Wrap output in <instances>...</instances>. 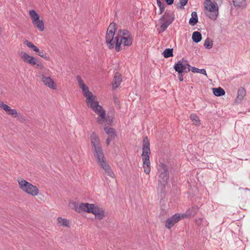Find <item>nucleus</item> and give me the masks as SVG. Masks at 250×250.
Segmentation results:
<instances>
[{"label":"nucleus","mask_w":250,"mask_h":250,"mask_svg":"<svg viewBox=\"0 0 250 250\" xmlns=\"http://www.w3.org/2000/svg\"><path fill=\"white\" fill-rule=\"evenodd\" d=\"M104 130L108 135L107 138L110 139L112 141L115 139L117 137V134L114 128L112 127H104Z\"/></svg>","instance_id":"nucleus-17"},{"label":"nucleus","mask_w":250,"mask_h":250,"mask_svg":"<svg viewBox=\"0 0 250 250\" xmlns=\"http://www.w3.org/2000/svg\"><path fill=\"white\" fill-rule=\"evenodd\" d=\"M21 58L25 62L31 65H35L36 63V59L25 52L22 53Z\"/></svg>","instance_id":"nucleus-14"},{"label":"nucleus","mask_w":250,"mask_h":250,"mask_svg":"<svg viewBox=\"0 0 250 250\" xmlns=\"http://www.w3.org/2000/svg\"><path fill=\"white\" fill-rule=\"evenodd\" d=\"M24 43L29 48L32 49L35 52L36 51H38L39 48L33 44L31 42H29L28 40H25L24 42Z\"/></svg>","instance_id":"nucleus-33"},{"label":"nucleus","mask_w":250,"mask_h":250,"mask_svg":"<svg viewBox=\"0 0 250 250\" xmlns=\"http://www.w3.org/2000/svg\"><path fill=\"white\" fill-rule=\"evenodd\" d=\"M36 52L37 54H38L39 56L42 57V58H44L47 61L49 60L50 58L47 56L46 53L42 50H40L39 49L38 51H36Z\"/></svg>","instance_id":"nucleus-36"},{"label":"nucleus","mask_w":250,"mask_h":250,"mask_svg":"<svg viewBox=\"0 0 250 250\" xmlns=\"http://www.w3.org/2000/svg\"><path fill=\"white\" fill-rule=\"evenodd\" d=\"M0 107L3 109L5 112L8 110L9 106L2 101H0Z\"/></svg>","instance_id":"nucleus-40"},{"label":"nucleus","mask_w":250,"mask_h":250,"mask_svg":"<svg viewBox=\"0 0 250 250\" xmlns=\"http://www.w3.org/2000/svg\"><path fill=\"white\" fill-rule=\"evenodd\" d=\"M204 7L206 9L205 12H215L218 10V7L217 3L211 0H206L204 2Z\"/></svg>","instance_id":"nucleus-11"},{"label":"nucleus","mask_w":250,"mask_h":250,"mask_svg":"<svg viewBox=\"0 0 250 250\" xmlns=\"http://www.w3.org/2000/svg\"><path fill=\"white\" fill-rule=\"evenodd\" d=\"M76 79L80 86L81 85V84L84 83L80 75H77L76 77Z\"/></svg>","instance_id":"nucleus-43"},{"label":"nucleus","mask_w":250,"mask_h":250,"mask_svg":"<svg viewBox=\"0 0 250 250\" xmlns=\"http://www.w3.org/2000/svg\"><path fill=\"white\" fill-rule=\"evenodd\" d=\"M166 185L159 184V186L157 188L158 194L161 200L165 197L166 193Z\"/></svg>","instance_id":"nucleus-20"},{"label":"nucleus","mask_w":250,"mask_h":250,"mask_svg":"<svg viewBox=\"0 0 250 250\" xmlns=\"http://www.w3.org/2000/svg\"><path fill=\"white\" fill-rule=\"evenodd\" d=\"M233 3L236 7H245L247 3L245 0H233Z\"/></svg>","instance_id":"nucleus-26"},{"label":"nucleus","mask_w":250,"mask_h":250,"mask_svg":"<svg viewBox=\"0 0 250 250\" xmlns=\"http://www.w3.org/2000/svg\"><path fill=\"white\" fill-rule=\"evenodd\" d=\"M29 14L32 21L36 20H39V18H40L39 14L34 10H30L29 12Z\"/></svg>","instance_id":"nucleus-29"},{"label":"nucleus","mask_w":250,"mask_h":250,"mask_svg":"<svg viewBox=\"0 0 250 250\" xmlns=\"http://www.w3.org/2000/svg\"><path fill=\"white\" fill-rule=\"evenodd\" d=\"M204 46L206 49H211L213 46V42L212 40L210 38H207L205 41Z\"/></svg>","instance_id":"nucleus-31"},{"label":"nucleus","mask_w":250,"mask_h":250,"mask_svg":"<svg viewBox=\"0 0 250 250\" xmlns=\"http://www.w3.org/2000/svg\"><path fill=\"white\" fill-rule=\"evenodd\" d=\"M0 107L3 109L5 112L8 110L9 106L2 101H0Z\"/></svg>","instance_id":"nucleus-41"},{"label":"nucleus","mask_w":250,"mask_h":250,"mask_svg":"<svg viewBox=\"0 0 250 250\" xmlns=\"http://www.w3.org/2000/svg\"><path fill=\"white\" fill-rule=\"evenodd\" d=\"M58 221L63 226L67 227L69 225V222L68 220L61 217H59L58 218Z\"/></svg>","instance_id":"nucleus-37"},{"label":"nucleus","mask_w":250,"mask_h":250,"mask_svg":"<svg viewBox=\"0 0 250 250\" xmlns=\"http://www.w3.org/2000/svg\"><path fill=\"white\" fill-rule=\"evenodd\" d=\"M82 92L84 97L86 98L85 101L87 105L96 99V97L91 92L89 91L88 86L84 88V90H82Z\"/></svg>","instance_id":"nucleus-12"},{"label":"nucleus","mask_w":250,"mask_h":250,"mask_svg":"<svg viewBox=\"0 0 250 250\" xmlns=\"http://www.w3.org/2000/svg\"><path fill=\"white\" fill-rule=\"evenodd\" d=\"M112 141V140L107 138L106 140V144L107 146H108L110 143V142Z\"/></svg>","instance_id":"nucleus-54"},{"label":"nucleus","mask_w":250,"mask_h":250,"mask_svg":"<svg viewBox=\"0 0 250 250\" xmlns=\"http://www.w3.org/2000/svg\"><path fill=\"white\" fill-rule=\"evenodd\" d=\"M142 148V160L143 162V168L144 172L148 174L150 171V162L149 160V156L151 154L150 149L149 141L147 136H146L143 141Z\"/></svg>","instance_id":"nucleus-1"},{"label":"nucleus","mask_w":250,"mask_h":250,"mask_svg":"<svg viewBox=\"0 0 250 250\" xmlns=\"http://www.w3.org/2000/svg\"><path fill=\"white\" fill-rule=\"evenodd\" d=\"M76 211L78 212L86 211L95 215L98 219H102L104 216V211L103 208L95 204L89 203H81Z\"/></svg>","instance_id":"nucleus-2"},{"label":"nucleus","mask_w":250,"mask_h":250,"mask_svg":"<svg viewBox=\"0 0 250 250\" xmlns=\"http://www.w3.org/2000/svg\"><path fill=\"white\" fill-rule=\"evenodd\" d=\"M122 81L121 75L119 72H116L112 82V87L116 89L119 86Z\"/></svg>","instance_id":"nucleus-16"},{"label":"nucleus","mask_w":250,"mask_h":250,"mask_svg":"<svg viewBox=\"0 0 250 250\" xmlns=\"http://www.w3.org/2000/svg\"><path fill=\"white\" fill-rule=\"evenodd\" d=\"M198 22V18L197 12L193 11L191 13V17L189 20V24L192 26L196 25Z\"/></svg>","instance_id":"nucleus-23"},{"label":"nucleus","mask_w":250,"mask_h":250,"mask_svg":"<svg viewBox=\"0 0 250 250\" xmlns=\"http://www.w3.org/2000/svg\"><path fill=\"white\" fill-rule=\"evenodd\" d=\"M205 13L206 15L209 19H211L212 20H216L218 15V10H217L216 12H209L208 13V12H205Z\"/></svg>","instance_id":"nucleus-27"},{"label":"nucleus","mask_w":250,"mask_h":250,"mask_svg":"<svg viewBox=\"0 0 250 250\" xmlns=\"http://www.w3.org/2000/svg\"><path fill=\"white\" fill-rule=\"evenodd\" d=\"M117 28V25L116 23L112 22L110 24L106 31L105 41L107 46L110 49L114 48L115 42L113 40Z\"/></svg>","instance_id":"nucleus-4"},{"label":"nucleus","mask_w":250,"mask_h":250,"mask_svg":"<svg viewBox=\"0 0 250 250\" xmlns=\"http://www.w3.org/2000/svg\"><path fill=\"white\" fill-rule=\"evenodd\" d=\"M173 48H167L162 53L163 55L166 58H168L173 56Z\"/></svg>","instance_id":"nucleus-28"},{"label":"nucleus","mask_w":250,"mask_h":250,"mask_svg":"<svg viewBox=\"0 0 250 250\" xmlns=\"http://www.w3.org/2000/svg\"><path fill=\"white\" fill-rule=\"evenodd\" d=\"M91 143L94 148V155L95 158L103 156L104 153L101 146L99 145L100 140L98 135L95 132L92 133L90 136Z\"/></svg>","instance_id":"nucleus-6"},{"label":"nucleus","mask_w":250,"mask_h":250,"mask_svg":"<svg viewBox=\"0 0 250 250\" xmlns=\"http://www.w3.org/2000/svg\"><path fill=\"white\" fill-rule=\"evenodd\" d=\"M87 86L84 83L81 84V85L80 86L82 90H84V88H85V87H86Z\"/></svg>","instance_id":"nucleus-52"},{"label":"nucleus","mask_w":250,"mask_h":250,"mask_svg":"<svg viewBox=\"0 0 250 250\" xmlns=\"http://www.w3.org/2000/svg\"><path fill=\"white\" fill-rule=\"evenodd\" d=\"M246 91L245 88L242 87H240L237 91V96L236 99V102L237 103H240L246 96Z\"/></svg>","instance_id":"nucleus-18"},{"label":"nucleus","mask_w":250,"mask_h":250,"mask_svg":"<svg viewBox=\"0 0 250 250\" xmlns=\"http://www.w3.org/2000/svg\"><path fill=\"white\" fill-rule=\"evenodd\" d=\"M162 0H157V4L158 6L159 7L163 6V5H165V4L164 3H163L162 2Z\"/></svg>","instance_id":"nucleus-48"},{"label":"nucleus","mask_w":250,"mask_h":250,"mask_svg":"<svg viewBox=\"0 0 250 250\" xmlns=\"http://www.w3.org/2000/svg\"><path fill=\"white\" fill-rule=\"evenodd\" d=\"M166 19V16H165V14L163 15L161 18H160L159 19V21H160L161 22V21H163V22Z\"/></svg>","instance_id":"nucleus-51"},{"label":"nucleus","mask_w":250,"mask_h":250,"mask_svg":"<svg viewBox=\"0 0 250 250\" xmlns=\"http://www.w3.org/2000/svg\"><path fill=\"white\" fill-rule=\"evenodd\" d=\"M190 71H191L193 73H198L207 75L206 71L205 69H199L195 67H191Z\"/></svg>","instance_id":"nucleus-32"},{"label":"nucleus","mask_w":250,"mask_h":250,"mask_svg":"<svg viewBox=\"0 0 250 250\" xmlns=\"http://www.w3.org/2000/svg\"><path fill=\"white\" fill-rule=\"evenodd\" d=\"M106 174L111 178H113L114 177V174L112 170L110 169L109 171H108L106 172Z\"/></svg>","instance_id":"nucleus-45"},{"label":"nucleus","mask_w":250,"mask_h":250,"mask_svg":"<svg viewBox=\"0 0 250 250\" xmlns=\"http://www.w3.org/2000/svg\"><path fill=\"white\" fill-rule=\"evenodd\" d=\"M166 20L161 23L160 25V30L159 33L164 32L168 27V26L172 23L175 19L174 13L172 10H167L165 12Z\"/></svg>","instance_id":"nucleus-8"},{"label":"nucleus","mask_w":250,"mask_h":250,"mask_svg":"<svg viewBox=\"0 0 250 250\" xmlns=\"http://www.w3.org/2000/svg\"><path fill=\"white\" fill-rule=\"evenodd\" d=\"M165 6H166V5H163V6L159 7L160 12H159V14H162V13L163 12V11H164V10L165 9Z\"/></svg>","instance_id":"nucleus-50"},{"label":"nucleus","mask_w":250,"mask_h":250,"mask_svg":"<svg viewBox=\"0 0 250 250\" xmlns=\"http://www.w3.org/2000/svg\"><path fill=\"white\" fill-rule=\"evenodd\" d=\"M165 1L169 5H171L174 3V0H165Z\"/></svg>","instance_id":"nucleus-47"},{"label":"nucleus","mask_w":250,"mask_h":250,"mask_svg":"<svg viewBox=\"0 0 250 250\" xmlns=\"http://www.w3.org/2000/svg\"><path fill=\"white\" fill-rule=\"evenodd\" d=\"M183 63L185 65V66H186V68H191V66L188 63V62L187 60H186L185 59H184V61H183Z\"/></svg>","instance_id":"nucleus-46"},{"label":"nucleus","mask_w":250,"mask_h":250,"mask_svg":"<svg viewBox=\"0 0 250 250\" xmlns=\"http://www.w3.org/2000/svg\"><path fill=\"white\" fill-rule=\"evenodd\" d=\"M183 61H184V58L178 61L173 66V68L176 72H178V74L187 73L190 71L189 68H186Z\"/></svg>","instance_id":"nucleus-10"},{"label":"nucleus","mask_w":250,"mask_h":250,"mask_svg":"<svg viewBox=\"0 0 250 250\" xmlns=\"http://www.w3.org/2000/svg\"><path fill=\"white\" fill-rule=\"evenodd\" d=\"M36 67L39 68L40 69H42L43 68V64L39 60H36V63L35 64Z\"/></svg>","instance_id":"nucleus-42"},{"label":"nucleus","mask_w":250,"mask_h":250,"mask_svg":"<svg viewBox=\"0 0 250 250\" xmlns=\"http://www.w3.org/2000/svg\"><path fill=\"white\" fill-rule=\"evenodd\" d=\"M18 183L20 188L26 193L34 196L38 194L39 189L38 188L26 180L21 179L18 180Z\"/></svg>","instance_id":"nucleus-5"},{"label":"nucleus","mask_w":250,"mask_h":250,"mask_svg":"<svg viewBox=\"0 0 250 250\" xmlns=\"http://www.w3.org/2000/svg\"><path fill=\"white\" fill-rule=\"evenodd\" d=\"M202 220H203V219H202V218H199V221H198V220H196V224H197L198 225H199L201 224V222H202Z\"/></svg>","instance_id":"nucleus-53"},{"label":"nucleus","mask_w":250,"mask_h":250,"mask_svg":"<svg viewBox=\"0 0 250 250\" xmlns=\"http://www.w3.org/2000/svg\"><path fill=\"white\" fill-rule=\"evenodd\" d=\"M158 167V170L160 172L159 179V184L166 185L169 178L168 167L164 163L161 162H160Z\"/></svg>","instance_id":"nucleus-7"},{"label":"nucleus","mask_w":250,"mask_h":250,"mask_svg":"<svg viewBox=\"0 0 250 250\" xmlns=\"http://www.w3.org/2000/svg\"><path fill=\"white\" fill-rule=\"evenodd\" d=\"M33 24L34 26L38 29L40 31H43L44 29V23L42 20H36L32 21Z\"/></svg>","instance_id":"nucleus-22"},{"label":"nucleus","mask_w":250,"mask_h":250,"mask_svg":"<svg viewBox=\"0 0 250 250\" xmlns=\"http://www.w3.org/2000/svg\"><path fill=\"white\" fill-rule=\"evenodd\" d=\"M42 81L43 83L48 87L53 89H56V84L51 77L42 76Z\"/></svg>","instance_id":"nucleus-15"},{"label":"nucleus","mask_w":250,"mask_h":250,"mask_svg":"<svg viewBox=\"0 0 250 250\" xmlns=\"http://www.w3.org/2000/svg\"><path fill=\"white\" fill-rule=\"evenodd\" d=\"M212 91L213 94L217 97L222 96L225 94V90L221 87L213 88Z\"/></svg>","instance_id":"nucleus-24"},{"label":"nucleus","mask_w":250,"mask_h":250,"mask_svg":"<svg viewBox=\"0 0 250 250\" xmlns=\"http://www.w3.org/2000/svg\"><path fill=\"white\" fill-rule=\"evenodd\" d=\"M190 119L193 122V124L196 125H199L200 122L198 117L195 114H191L190 116Z\"/></svg>","instance_id":"nucleus-30"},{"label":"nucleus","mask_w":250,"mask_h":250,"mask_svg":"<svg viewBox=\"0 0 250 250\" xmlns=\"http://www.w3.org/2000/svg\"><path fill=\"white\" fill-rule=\"evenodd\" d=\"M175 225L173 220L171 219V217L168 218L166 221L165 227L167 229H170Z\"/></svg>","instance_id":"nucleus-35"},{"label":"nucleus","mask_w":250,"mask_h":250,"mask_svg":"<svg viewBox=\"0 0 250 250\" xmlns=\"http://www.w3.org/2000/svg\"><path fill=\"white\" fill-rule=\"evenodd\" d=\"M202 39V35L200 32L198 31H195L193 33L192 39L193 42L198 43L201 41Z\"/></svg>","instance_id":"nucleus-25"},{"label":"nucleus","mask_w":250,"mask_h":250,"mask_svg":"<svg viewBox=\"0 0 250 250\" xmlns=\"http://www.w3.org/2000/svg\"><path fill=\"white\" fill-rule=\"evenodd\" d=\"M115 46L114 48L117 52H119L121 50V45L123 44L124 46H129L132 43V38H120L118 37H115Z\"/></svg>","instance_id":"nucleus-9"},{"label":"nucleus","mask_w":250,"mask_h":250,"mask_svg":"<svg viewBox=\"0 0 250 250\" xmlns=\"http://www.w3.org/2000/svg\"><path fill=\"white\" fill-rule=\"evenodd\" d=\"M178 74V79L180 81V82H182L184 80V79H183V74Z\"/></svg>","instance_id":"nucleus-49"},{"label":"nucleus","mask_w":250,"mask_h":250,"mask_svg":"<svg viewBox=\"0 0 250 250\" xmlns=\"http://www.w3.org/2000/svg\"><path fill=\"white\" fill-rule=\"evenodd\" d=\"M197 208H192L191 209H189L188 212L187 214L189 216H194L195 214L197 213Z\"/></svg>","instance_id":"nucleus-38"},{"label":"nucleus","mask_w":250,"mask_h":250,"mask_svg":"<svg viewBox=\"0 0 250 250\" xmlns=\"http://www.w3.org/2000/svg\"><path fill=\"white\" fill-rule=\"evenodd\" d=\"M188 0H179V3L176 4L177 8L180 9H184V6L186 5Z\"/></svg>","instance_id":"nucleus-34"},{"label":"nucleus","mask_w":250,"mask_h":250,"mask_svg":"<svg viewBox=\"0 0 250 250\" xmlns=\"http://www.w3.org/2000/svg\"><path fill=\"white\" fill-rule=\"evenodd\" d=\"M106 117L107 118L105 119V121H106L108 124H111L113 121V118L109 116H106Z\"/></svg>","instance_id":"nucleus-44"},{"label":"nucleus","mask_w":250,"mask_h":250,"mask_svg":"<svg viewBox=\"0 0 250 250\" xmlns=\"http://www.w3.org/2000/svg\"><path fill=\"white\" fill-rule=\"evenodd\" d=\"M116 37L120 38H132L129 31L127 29H120L118 30Z\"/></svg>","instance_id":"nucleus-19"},{"label":"nucleus","mask_w":250,"mask_h":250,"mask_svg":"<svg viewBox=\"0 0 250 250\" xmlns=\"http://www.w3.org/2000/svg\"><path fill=\"white\" fill-rule=\"evenodd\" d=\"M87 105L98 115L99 116L97 118V123L100 125L103 124L107 118L104 110L99 105V102L95 100L90 104H88Z\"/></svg>","instance_id":"nucleus-3"},{"label":"nucleus","mask_w":250,"mask_h":250,"mask_svg":"<svg viewBox=\"0 0 250 250\" xmlns=\"http://www.w3.org/2000/svg\"><path fill=\"white\" fill-rule=\"evenodd\" d=\"M170 217L175 224L177 223L181 219V216L179 214H175Z\"/></svg>","instance_id":"nucleus-39"},{"label":"nucleus","mask_w":250,"mask_h":250,"mask_svg":"<svg viewBox=\"0 0 250 250\" xmlns=\"http://www.w3.org/2000/svg\"><path fill=\"white\" fill-rule=\"evenodd\" d=\"M96 158L97 159V163L104 170L105 173L111 169L109 165L106 162L104 154H103V156L99 157V158Z\"/></svg>","instance_id":"nucleus-13"},{"label":"nucleus","mask_w":250,"mask_h":250,"mask_svg":"<svg viewBox=\"0 0 250 250\" xmlns=\"http://www.w3.org/2000/svg\"><path fill=\"white\" fill-rule=\"evenodd\" d=\"M6 112L8 114L10 115L13 117H17L18 119L21 118L22 119L25 120L24 117H22L21 114L18 113L17 110L15 109H11L9 107Z\"/></svg>","instance_id":"nucleus-21"}]
</instances>
